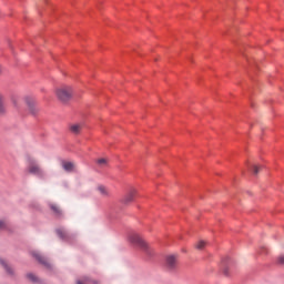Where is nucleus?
I'll list each match as a JSON object with an SVG mask.
<instances>
[{"label": "nucleus", "instance_id": "nucleus-6", "mask_svg": "<svg viewBox=\"0 0 284 284\" xmlns=\"http://www.w3.org/2000/svg\"><path fill=\"white\" fill-rule=\"evenodd\" d=\"M221 270L224 276H230V270H232V263L230 262V257H225L222 260Z\"/></svg>", "mask_w": 284, "mask_h": 284}, {"label": "nucleus", "instance_id": "nucleus-18", "mask_svg": "<svg viewBox=\"0 0 284 284\" xmlns=\"http://www.w3.org/2000/svg\"><path fill=\"white\" fill-rule=\"evenodd\" d=\"M11 103H12V105H14L16 108H19V98H17V95H12V97H11Z\"/></svg>", "mask_w": 284, "mask_h": 284}, {"label": "nucleus", "instance_id": "nucleus-13", "mask_svg": "<svg viewBox=\"0 0 284 284\" xmlns=\"http://www.w3.org/2000/svg\"><path fill=\"white\" fill-rule=\"evenodd\" d=\"M81 128H83L81 124H71L69 130L72 132V134H79L81 132Z\"/></svg>", "mask_w": 284, "mask_h": 284}, {"label": "nucleus", "instance_id": "nucleus-16", "mask_svg": "<svg viewBox=\"0 0 284 284\" xmlns=\"http://www.w3.org/2000/svg\"><path fill=\"white\" fill-rule=\"evenodd\" d=\"M0 114H6V104L3 103V95L0 94Z\"/></svg>", "mask_w": 284, "mask_h": 284}, {"label": "nucleus", "instance_id": "nucleus-10", "mask_svg": "<svg viewBox=\"0 0 284 284\" xmlns=\"http://www.w3.org/2000/svg\"><path fill=\"white\" fill-rule=\"evenodd\" d=\"M0 265H2V267H4V270L9 276H14V268H12V266L8 265V262H6V260L0 258Z\"/></svg>", "mask_w": 284, "mask_h": 284}, {"label": "nucleus", "instance_id": "nucleus-17", "mask_svg": "<svg viewBox=\"0 0 284 284\" xmlns=\"http://www.w3.org/2000/svg\"><path fill=\"white\" fill-rule=\"evenodd\" d=\"M205 245H207V242L202 240L196 243L195 247L196 250H204Z\"/></svg>", "mask_w": 284, "mask_h": 284}, {"label": "nucleus", "instance_id": "nucleus-20", "mask_svg": "<svg viewBox=\"0 0 284 284\" xmlns=\"http://www.w3.org/2000/svg\"><path fill=\"white\" fill-rule=\"evenodd\" d=\"M260 170H261V169H260L257 165H253V166H252V172H253V174H258Z\"/></svg>", "mask_w": 284, "mask_h": 284}, {"label": "nucleus", "instance_id": "nucleus-4", "mask_svg": "<svg viewBox=\"0 0 284 284\" xmlns=\"http://www.w3.org/2000/svg\"><path fill=\"white\" fill-rule=\"evenodd\" d=\"M31 256H33V258H36V261H38V263H40L41 265H44V267H52V264H50V260H48V257L41 255V253H39V251H31Z\"/></svg>", "mask_w": 284, "mask_h": 284}, {"label": "nucleus", "instance_id": "nucleus-23", "mask_svg": "<svg viewBox=\"0 0 284 284\" xmlns=\"http://www.w3.org/2000/svg\"><path fill=\"white\" fill-rule=\"evenodd\" d=\"M77 284H83V282H81L80 280L77 282Z\"/></svg>", "mask_w": 284, "mask_h": 284}, {"label": "nucleus", "instance_id": "nucleus-5", "mask_svg": "<svg viewBox=\"0 0 284 284\" xmlns=\"http://www.w3.org/2000/svg\"><path fill=\"white\" fill-rule=\"evenodd\" d=\"M176 265H179V256L168 255L165 260V266L172 271V270H176Z\"/></svg>", "mask_w": 284, "mask_h": 284}, {"label": "nucleus", "instance_id": "nucleus-14", "mask_svg": "<svg viewBox=\"0 0 284 284\" xmlns=\"http://www.w3.org/2000/svg\"><path fill=\"white\" fill-rule=\"evenodd\" d=\"M26 278H28V281H31V283H37V281H39V277H37V275H34V273H28L26 275Z\"/></svg>", "mask_w": 284, "mask_h": 284}, {"label": "nucleus", "instance_id": "nucleus-2", "mask_svg": "<svg viewBox=\"0 0 284 284\" xmlns=\"http://www.w3.org/2000/svg\"><path fill=\"white\" fill-rule=\"evenodd\" d=\"M27 173L37 176L38 179H45V171L34 158L28 159Z\"/></svg>", "mask_w": 284, "mask_h": 284}, {"label": "nucleus", "instance_id": "nucleus-22", "mask_svg": "<svg viewBox=\"0 0 284 284\" xmlns=\"http://www.w3.org/2000/svg\"><path fill=\"white\" fill-rule=\"evenodd\" d=\"M278 263H280L281 265H284V255H281V256L278 257Z\"/></svg>", "mask_w": 284, "mask_h": 284}, {"label": "nucleus", "instance_id": "nucleus-1", "mask_svg": "<svg viewBox=\"0 0 284 284\" xmlns=\"http://www.w3.org/2000/svg\"><path fill=\"white\" fill-rule=\"evenodd\" d=\"M128 239L129 242L132 243V245H136L138 247H140V250H142V252L146 254V256H152V254H154V251L152 250V247H150V244H148V242H145V240H143L141 235L136 233H131L129 234Z\"/></svg>", "mask_w": 284, "mask_h": 284}, {"label": "nucleus", "instance_id": "nucleus-9", "mask_svg": "<svg viewBox=\"0 0 284 284\" xmlns=\"http://www.w3.org/2000/svg\"><path fill=\"white\" fill-rule=\"evenodd\" d=\"M97 190L99 194H101V196H103L104 199H110L112 196V194L110 193V190L104 185H99Z\"/></svg>", "mask_w": 284, "mask_h": 284}, {"label": "nucleus", "instance_id": "nucleus-21", "mask_svg": "<svg viewBox=\"0 0 284 284\" xmlns=\"http://www.w3.org/2000/svg\"><path fill=\"white\" fill-rule=\"evenodd\" d=\"M0 230H6V221L0 220Z\"/></svg>", "mask_w": 284, "mask_h": 284}, {"label": "nucleus", "instance_id": "nucleus-8", "mask_svg": "<svg viewBox=\"0 0 284 284\" xmlns=\"http://www.w3.org/2000/svg\"><path fill=\"white\" fill-rule=\"evenodd\" d=\"M135 196H136V190H131L124 195V197L122 199V203H124V205H128L132 203V201H134Z\"/></svg>", "mask_w": 284, "mask_h": 284}, {"label": "nucleus", "instance_id": "nucleus-7", "mask_svg": "<svg viewBox=\"0 0 284 284\" xmlns=\"http://www.w3.org/2000/svg\"><path fill=\"white\" fill-rule=\"evenodd\" d=\"M24 101H26V103L29 108V112L31 114H37V112H39V108H37V102L32 98L27 97V98H24Z\"/></svg>", "mask_w": 284, "mask_h": 284}, {"label": "nucleus", "instance_id": "nucleus-11", "mask_svg": "<svg viewBox=\"0 0 284 284\" xmlns=\"http://www.w3.org/2000/svg\"><path fill=\"white\" fill-rule=\"evenodd\" d=\"M62 168L64 172H74L77 165L73 162L63 161Z\"/></svg>", "mask_w": 284, "mask_h": 284}, {"label": "nucleus", "instance_id": "nucleus-15", "mask_svg": "<svg viewBox=\"0 0 284 284\" xmlns=\"http://www.w3.org/2000/svg\"><path fill=\"white\" fill-rule=\"evenodd\" d=\"M50 209L52 210V212H54V214L61 216V209L57 204H51Z\"/></svg>", "mask_w": 284, "mask_h": 284}, {"label": "nucleus", "instance_id": "nucleus-19", "mask_svg": "<svg viewBox=\"0 0 284 284\" xmlns=\"http://www.w3.org/2000/svg\"><path fill=\"white\" fill-rule=\"evenodd\" d=\"M98 165H108V160H105V159H99V160H98Z\"/></svg>", "mask_w": 284, "mask_h": 284}, {"label": "nucleus", "instance_id": "nucleus-12", "mask_svg": "<svg viewBox=\"0 0 284 284\" xmlns=\"http://www.w3.org/2000/svg\"><path fill=\"white\" fill-rule=\"evenodd\" d=\"M55 232H57L59 239H62V241H68V239H70V233H68V231H65V229H57Z\"/></svg>", "mask_w": 284, "mask_h": 284}, {"label": "nucleus", "instance_id": "nucleus-3", "mask_svg": "<svg viewBox=\"0 0 284 284\" xmlns=\"http://www.w3.org/2000/svg\"><path fill=\"white\" fill-rule=\"evenodd\" d=\"M74 90L70 85H63L55 90V97L61 101V103H68L72 99Z\"/></svg>", "mask_w": 284, "mask_h": 284}]
</instances>
